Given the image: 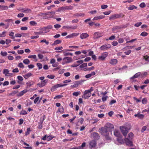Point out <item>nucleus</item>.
I'll return each instance as SVG.
<instances>
[{
    "instance_id": "nucleus-1",
    "label": "nucleus",
    "mask_w": 149,
    "mask_h": 149,
    "mask_svg": "<svg viewBox=\"0 0 149 149\" xmlns=\"http://www.w3.org/2000/svg\"><path fill=\"white\" fill-rule=\"evenodd\" d=\"M131 125L130 124H127L123 126H120V129L123 135L126 137L128 132L131 129Z\"/></svg>"
},
{
    "instance_id": "nucleus-2",
    "label": "nucleus",
    "mask_w": 149,
    "mask_h": 149,
    "mask_svg": "<svg viewBox=\"0 0 149 149\" xmlns=\"http://www.w3.org/2000/svg\"><path fill=\"white\" fill-rule=\"evenodd\" d=\"M99 131L101 134L108 136L107 135L109 134V130L105 126L104 127L100 128L99 129Z\"/></svg>"
},
{
    "instance_id": "nucleus-3",
    "label": "nucleus",
    "mask_w": 149,
    "mask_h": 149,
    "mask_svg": "<svg viewBox=\"0 0 149 149\" xmlns=\"http://www.w3.org/2000/svg\"><path fill=\"white\" fill-rule=\"evenodd\" d=\"M125 15L122 13L116 14L114 15H111L109 17V20H112L115 19H116L120 17H123Z\"/></svg>"
},
{
    "instance_id": "nucleus-4",
    "label": "nucleus",
    "mask_w": 149,
    "mask_h": 149,
    "mask_svg": "<svg viewBox=\"0 0 149 149\" xmlns=\"http://www.w3.org/2000/svg\"><path fill=\"white\" fill-rule=\"evenodd\" d=\"M73 7L72 6H62L59 8L57 11L58 12H60L61 11H64L65 10H71L73 9Z\"/></svg>"
},
{
    "instance_id": "nucleus-5",
    "label": "nucleus",
    "mask_w": 149,
    "mask_h": 149,
    "mask_svg": "<svg viewBox=\"0 0 149 149\" xmlns=\"http://www.w3.org/2000/svg\"><path fill=\"white\" fill-rule=\"evenodd\" d=\"M55 13V11L49 12L46 13H42V15H45V19H47L48 18H52L53 17Z\"/></svg>"
},
{
    "instance_id": "nucleus-6",
    "label": "nucleus",
    "mask_w": 149,
    "mask_h": 149,
    "mask_svg": "<svg viewBox=\"0 0 149 149\" xmlns=\"http://www.w3.org/2000/svg\"><path fill=\"white\" fill-rule=\"evenodd\" d=\"M96 142L95 140L91 141L89 143V149H95L96 146Z\"/></svg>"
},
{
    "instance_id": "nucleus-7",
    "label": "nucleus",
    "mask_w": 149,
    "mask_h": 149,
    "mask_svg": "<svg viewBox=\"0 0 149 149\" xmlns=\"http://www.w3.org/2000/svg\"><path fill=\"white\" fill-rule=\"evenodd\" d=\"M111 46L110 44H105L101 46L100 47V49L101 50H106L111 48Z\"/></svg>"
},
{
    "instance_id": "nucleus-8",
    "label": "nucleus",
    "mask_w": 149,
    "mask_h": 149,
    "mask_svg": "<svg viewBox=\"0 0 149 149\" xmlns=\"http://www.w3.org/2000/svg\"><path fill=\"white\" fill-rule=\"evenodd\" d=\"M91 93L89 92L87 90H85L84 92V95H82V97L85 99H88L91 96Z\"/></svg>"
},
{
    "instance_id": "nucleus-9",
    "label": "nucleus",
    "mask_w": 149,
    "mask_h": 149,
    "mask_svg": "<svg viewBox=\"0 0 149 149\" xmlns=\"http://www.w3.org/2000/svg\"><path fill=\"white\" fill-rule=\"evenodd\" d=\"M91 137L92 138H93L96 140L99 139L100 138L99 134L95 132H94L91 133Z\"/></svg>"
},
{
    "instance_id": "nucleus-10",
    "label": "nucleus",
    "mask_w": 149,
    "mask_h": 149,
    "mask_svg": "<svg viewBox=\"0 0 149 149\" xmlns=\"http://www.w3.org/2000/svg\"><path fill=\"white\" fill-rule=\"evenodd\" d=\"M103 35V33L99 32H97L95 33L93 35V38L94 39H97L99 38Z\"/></svg>"
},
{
    "instance_id": "nucleus-11",
    "label": "nucleus",
    "mask_w": 149,
    "mask_h": 149,
    "mask_svg": "<svg viewBox=\"0 0 149 149\" xmlns=\"http://www.w3.org/2000/svg\"><path fill=\"white\" fill-rule=\"evenodd\" d=\"M108 53L107 52H105L102 54L101 56L98 57V59L101 60H104L108 56Z\"/></svg>"
},
{
    "instance_id": "nucleus-12",
    "label": "nucleus",
    "mask_w": 149,
    "mask_h": 149,
    "mask_svg": "<svg viewBox=\"0 0 149 149\" xmlns=\"http://www.w3.org/2000/svg\"><path fill=\"white\" fill-rule=\"evenodd\" d=\"M105 126L106 127V128H107V129H108L109 131H110L111 130L114 129L113 125L109 123H107Z\"/></svg>"
},
{
    "instance_id": "nucleus-13",
    "label": "nucleus",
    "mask_w": 149,
    "mask_h": 149,
    "mask_svg": "<svg viewBox=\"0 0 149 149\" xmlns=\"http://www.w3.org/2000/svg\"><path fill=\"white\" fill-rule=\"evenodd\" d=\"M9 71L8 69H4L3 70V73L5 74V76H11L12 75L11 73H9Z\"/></svg>"
},
{
    "instance_id": "nucleus-14",
    "label": "nucleus",
    "mask_w": 149,
    "mask_h": 149,
    "mask_svg": "<svg viewBox=\"0 0 149 149\" xmlns=\"http://www.w3.org/2000/svg\"><path fill=\"white\" fill-rule=\"evenodd\" d=\"M63 60L67 63L71 62L72 61V58L69 57H65L63 58Z\"/></svg>"
},
{
    "instance_id": "nucleus-15",
    "label": "nucleus",
    "mask_w": 149,
    "mask_h": 149,
    "mask_svg": "<svg viewBox=\"0 0 149 149\" xmlns=\"http://www.w3.org/2000/svg\"><path fill=\"white\" fill-rule=\"evenodd\" d=\"M77 28V26H63V29H67V30H69L71 29H76Z\"/></svg>"
},
{
    "instance_id": "nucleus-16",
    "label": "nucleus",
    "mask_w": 149,
    "mask_h": 149,
    "mask_svg": "<svg viewBox=\"0 0 149 149\" xmlns=\"http://www.w3.org/2000/svg\"><path fill=\"white\" fill-rule=\"evenodd\" d=\"M105 16L104 15H101L99 16H95L94 17L93 19V20H96L99 19H100L104 18Z\"/></svg>"
},
{
    "instance_id": "nucleus-17",
    "label": "nucleus",
    "mask_w": 149,
    "mask_h": 149,
    "mask_svg": "<svg viewBox=\"0 0 149 149\" xmlns=\"http://www.w3.org/2000/svg\"><path fill=\"white\" fill-rule=\"evenodd\" d=\"M76 62L77 63H78V64L75 63L72 65V67H77L79 66L80 64H82L83 62V61L82 60H80L77 61Z\"/></svg>"
},
{
    "instance_id": "nucleus-18",
    "label": "nucleus",
    "mask_w": 149,
    "mask_h": 149,
    "mask_svg": "<svg viewBox=\"0 0 149 149\" xmlns=\"http://www.w3.org/2000/svg\"><path fill=\"white\" fill-rule=\"evenodd\" d=\"M89 36V35L87 33H83L81 34L80 37L81 39H83L88 37Z\"/></svg>"
},
{
    "instance_id": "nucleus-19",
    "label": "nucleus",
    "mask_w": 149,
    "mask_h": 149,
    "mask_svg": "<svg viewBox=\"0 0 149 149\" xmlns=\"http://www.w3.org/2000/svg\"><path fill=\"white\" fill-rule=\"evenodd\" d=\"M125 140L127 145L130 146H132V141L130 140L128 138H125Z\"/></svg>"
},
{
    "instance_id": "nucleus-20",
    "label": "nucleus",
    "mask_w": 149,
    "mask_h": 149,
    "mask_svg": "<svg viewBox=\"0 0 149 149\" xmlns=\"http://www.w3.org/2000/svg\"><path fill=\"white\" fill-rule=\"evenodd\" d=\"M114 134L116 137H120V133L118 130H115L114 132Z\"/></svg>"
},
{
    "instance_id": "nucleus-21",
    "label": "nucleus",
    "mask_w": 149,
    "mask_h": 149,
    "mask_svg": "<svg viewBox=\"0 0 149 149\" xmlns=\"http://www.w3.org/2000/svg\"><path fill=\"white\" fill-rule=\"evenodd\" d=\"M10 25L9 24L7 23L6 24H5L4 23L1 22L0 23V26H4V27H3L5 29H7L9 26Z\"/></svg>"
},
{
    "instance_id": "nucleus-22",
    "label": "nucleus",
    "mask_w": 149,
    "mask_h": 149,
    "mask_svg": "<svg viewBox=\"0 0 149 149\" xmlns=\"http://www.w3.org/2000/svg\"><path fill=\"white\" fill-rule=\"evenodd\" d=\"M52 28V25H49L46 27H45L43 29V30H45L46 31V32H49V29H51Z\"/></svg>"
},
{
    "instance_id": "nucleus-23",
    "label": "nucleus",
    "mask_w": 149,
    "mask_h": 149,
    "mask_svg": "<svg viewBox=\"0 0 149 149\" xmlns=\"http://www.w3.org/2000/svg\"><path fill=\"white\" fill-rule=\"evenodd\" d=\"M62 52L64 54V55L65 56H67L69 55H70V56H72L73 54L72 53H69V52H67L65 50H63L62 51H59V52Z\"/></svg>"
},
{
    "instance_id": "nucleus-24",
    "label": "nucleus",
    "mask_w": 149,
    "mask_h": 149,
    "mask_svg": "<svg viewBox=\"0 0 149 149\" xmlns=\"http://www.w3.org/2000/svg\"><path fill=\"white\" fill-rule=\"evenodd\" d=\"M117 63V60L115 59H111L109 63L111 65H115Z\"/></svg>"
},
{
    "instance_id": "nucleus-25",
    "label": "nucleus",
    "mask_w": 149,
    "mask_h": 149,
    "mask_svg": "<svg viewBox=\"0 0 149 149\" xmlns=\"http://www.w3.org/2000/svg\"><path fill=\"white\" fill-rule=\"evenodd\" d=\"M34 84V82L32 81H29L26 83L27 86L28 87L31 86L32 85H33Z\"/></svg>"
},
{
    "instance_id": "nucleus-26",
    "label": "nucleus",
    "mask_w": 149,
    "mask_h": 149,
    "mask_svg": "<svg viewBox=\"0 0 149 149\" xmlns=\"http://www.w3.org/2000/svg\"><path fill=\"white\" fill-rule=\"evenodd\" d=\"M32 74L31 72H29L23 76L24 77L25 79H27L29 77L32 76Z\"/></svg>"
},
{
    "instance_id": "nucleus-27",
    "label": "nucleus",
    "mask_w": 149,
    "mask_h": 149,
    "mask_svg": "<svg viewBox=\"0 0 149 149\" xmlns=\"http://www.w3.org/2000/svg\"><path fill=\"white\" fill-rule=\"evenodd\" d=\"M28 58H32L34 59V61L36 62L37 61H38L36 56L35 55H29L28 56Z\"/></svg>"
},
{
    "instance_id": "nucleus-28",
    "label": "nucleus",
    "mask_w": 149,
    "mask_h": 149,
    "mask_svg": "<svg viewBox=\"0 0 149 149\" xmlns=\"http://www.w3.org/2000/svg\"><path fill=\"white\" fill-rule=\"evenodd\" d=\"M44 118L43 119L42 121H40V123H38V128L39 129H42V128L43 126H42V123L43 120H44Z\"/></svg>"
},
{
    "instance_id": "nucleus-29",
    "label": "nucleus",
    "mask_w": 149,
    "mask_h": 149,
    "mask_svg": "<svg viewBox=\"0 0 149 149\" xmlns=\"http://www.w3.org/2000/svg\"><path fill=\"white\" fill-rule=\"evenodd\" d=\"M8 7L7 6H4L2 5L0 6V8L2 10H7L8 9Z\"/></svg>"
},
{
    "instance_id": "nucleus-30",
    "label": "nucleus",
    "mask_w": 149,
    "mask_h": 149,
    "mask_svg": "<svg viewBox=\"0 0 149 149\" xmlns=\"http://www.w3.org/2000/svg\"><path fill=\"white\" fill-rule=\"evenodd\" d=\"M61 41L60 40H56L52 44V45H56L57 44L61 43Z\"/></svg>"
},
{
    "instance_id": "nucleus-31",
    "label": "nucleus",
    "mask_w": 149,
    "mask_h": 149,
    "mask_svg": "<svg viewBox=\"0 0 149 149\" xmlns=\"http://www.w3.org/2000/svg\"><path fill=\"white\" fill-rule=\"evenodd\" d=\"M141 74L140 72H138L136 73L135 75L131 78V79H133L135 78H137Z\"/></svg>"
},
{
    "instance_id": "nucleus-32",
    "label": "nucleus",
    "mask_w": 149,
    "mask_h": 149,
    "mask_svg": "<svg viewBox=\"0 0 149 149\" xmlns=\"http://www.w3.org/2000/svg\"><path fill=\"white\" fill-rule=\"evenodd\" d=\"M137 7L133 5L130 6L128 8V9L129 10H132L134 9H136Z\"/></svg>"
},
{
    "instance_id": "nucleus-33",
    "label": "nucleus",
    "mask_w": 149,
    "mask_h": 149,
    "mask_svg": "<svg viewBox=\"0 0 149 149\" xmlns=\"http://www.w3.org/2000/svg\"><path fill=\"white\" fill-rule=\"evenodd\" d=\"M27 90H24L20 92L18 95V96H21L23 95L24 93L27 92Z\"/></svg>"
},
{
    "instance_id": "nucleus-34",
    "label": "nucleus",
    "mask_w": 149,
    "mask_h": 149,
    "mask_svg": "<svg viewBox=\"0 0 149 149\" xmlns=\"http://www.w3.org/2000/svg\"><path fill=\"white\" fill-rule=\"evenodd\" d=\"M79 86L78 84L77 83V81L74 82V84L73 85H71V87L72 88H74L77 87Z\"/></svg>"
},
{
    "instance_id": "nucleus-35",
    "label": "nucleus",
    "mask_w": 149,
    "mask_h": 149,
    "mask_svg": "<svg viewBox=\"0 0 149 149\" xmlns=\"http://www.w3.org/2000/svg\"><path fill=\"white\" fill-rule=\"evenodd\" d=\"M55 136H53L52 135H49L47 137V141H50L53 138H55Z\"/></svg>"
},
{
    "instance_id": "nucleus-36",
    "label": "nucleus",
    "mask_w": 149,
    "mask_h": 149,
    "mask_svg": "<svg viewBox=\"0 0 149 149\" xmlns=\"http://www.w3.org/2000/svg\"><path fill=\"white\" fill-rule=\"evenodd\" d=\"M23 144L27 146V147H24V148H25V149H32V147H29V145L27 143H25V142H24V143H23Z\"/></svg>"
},
{
    "instance_id": "nucleus-37",
    "label": "nucleus",
    "mask_w": 149,
    "mask_h": 149,
    "mask_svg": "<svg viewBox=\"0 0 149 149\" xmlns=\"http://www.w3.org/2000/svg\"><path fill=\"white\" fill-rule=\"evenodd\" d=\"M14 32L11 31L9 33V35L12 37L11 38V39H14L15 38V37L14 36Z\"/></svg>"
},
{
    "instance_id": "nucleus-38",
    "label": "nucleus",
    "mask_w": 149,
    "mask_h": 149,
    "mask_svg": "<svg viewBox=\"0 0 149 149\" xmlns=\"http://www.w3.org/2000/svg\"><path fill=\"white\" fill-rule=\"evenodd\" d=\"M23 62L25 64H28L30 63V61L28 59L26 58L23 61Z\"/></svg>"
},
{
    "instance_id": "nucleus-39",
    "label": "nucleus",
    "mask_w": 149,
    "mask_h": 149,
    "mask_svg": "<svg viewBox=\"0 0 149 149\" xmlns=\"http://www.w3.org/2000/svg\"><path fill=\"white\" fill-rule=\"evenodd\" d=\"M22 10H23L22 12L24 13H30L31 11V10L28 8L24 10L22 9Z\"/></svg>"
},
{
    "instance_id": "nucleus-40",
    "label": "nucleus",
    "mask_w": 149,
    "mask_h": 149,
    "mask_svg": "<svg viewBox=\"0 0 149 149\" xmlns=\"http://www.w3.org/2000/svg\"><path fill=\"white\" fill-rule=\"evenodd\" d=\"M81 94V92L80 91L76 92L73 93L72 94L73 95L75 96H77L78 95Z\"/></svg>"
},
{
    "instance_id": "nucleus-41",
    "label": "nucleus",
    "mask_w": 149,
    "mask_h": 149,
    "mask_svg": "<svg viewBox=\"0 0 149 149\" xmlns=\"http://www.w3.org/2000/svg\"><path fill=\"white\" fill-rule=\"evenodd\" d=\"M148 34V33L145 31L142 32L140 34V35L142 36L145 37L147 36Z\"/></svg>"
},
{
    "instance_id": "nucleus-42",
    "label": "nucleus",
    "mask_w": 149,
    "mask_h": 149,
    "mask_svg": "<svg viewBox=\"0 0 149 149\" xmlns=\"http://www.w3.org/2000/svg\"><path fill=\"white\" fill-rule=\"evenodd\" d=\"M30 24L33 26H36L37 24V23L34 21H31L29 22Z\"/></svg>"
},
{
    "instance_id": "nucleus-43",
    "label": "nucleus",
    "mask_w": 149,
    "mask_h": 149,
    "mask_svg": "<svg viewBox=\"0 0 149 149\" xmlns=\"http://www.w3.org/2000/svg\"><path fill=\"white\" fill-rule=\"evenodd\" d=\"M6 31H4L3 32L1 33H0V37H4L6 36Z\"/></svg>"
},
{
    "instance_id": "nucleus-44",
    "label": "nucleus",
    "mask_w": 149,
    "mask_h": 149,
    "mask_svg": "<svg viewBox=\"0 0 149 149\" xmlns=\"http://www.w3.org/2000/svg\"><path fill=\"white\" fill-rule=\"evenodd\" d=\"M57 86L56 84L52 86L51 88V90L53 92L55 90H56V89L57 88Z\"/></svg>"
},
{
    "instance_id": "nucleus-45",
    "label": "nucleus",
    "mask_w": 149,
    "mask_h": 149,
    "mask_svg": "<svg viewBox=\"0 0 149 149\" xmlns=\"http://www.w3.org/2000/svg\"><path fill=\"white\" fill-rule=\"evenodd\" d=\"M57 86V87H63L64 86H66L67 85V84H56Z\"/></svg>"
},
{
    "instance_id": "nucleus-46",
    "label": "nucleus",
    "mask_w": 149,
    "mask_h": 149,
    "mask_svg": "<svg viewBox=\"0 0 149 149\" xmlns=\"http://www.w3.org/2000/svg\"><path fill=\"white\" fill-rule=\"evenodd\" d=\"M87 66V63H82L81 65L79 66V67L80 68H83L86 67Z\"/></svg>"
},
{
    "instance_id": "nucleus-47",
    "label": "nucleus",
    "mask_w": 149,
    "mask_h": 149,
    "mask_svg": "<svg viewBox=\"0 0 149 149\" xmlns=\"http://www.w3.org/2000/svg\"><path fill=\"white\" fill-rule=\"evenodd\" d=\"M58 111L60 112L63 113L64 112V109L63 106H61L58 109Z\"/></svg>"
},
{
    "instance_id": "nucleus-48",
    "label": "nucleus",
    "mask_w": 149,
    "mask_h": 149,
    "mask_svg": "<svg viewBox=\"0 0 149 149\" xmlns=\"http://www.w3.org/2000/svg\"><path fill=\"white\" fill-rule=\"evenodd\" d=\"M134 136V134L132 132L130 133L128 135V137L130 139H132Z\"/></svg>"
},
{
    "instance_id": "nucleus-49",
    "label": "nucleus",
    "mask_w": 149,
    "mask_h": 149,
    "mask_svg": "<svg viewBox=\"0 0 149 149\" xmlns=\"http://www.w3.org/2000/svg\"><path fill=\"white\" fill-rule=\"evenodd\" d=\"M91 120L93 121V122L92 123V124H93L97 123L98 121L99 120L97 118H95Z\"/></svg>"
},
{
    "instance_id": "nucleus-50",
    "label": "nucleus",
    "mask_w": 149,
    "mask_h": 149,
    "mask_svg": "<svg viewBox=\"0 0 149 149\" xmlns=\"http://www.w3.org/2000/svg\"><path fill=\"white\" fill-rule=\"evenodd\" d=\"M37 65L38 68V69L40 70L42 68V65L41 63H38L36 64Z\"/></svg>"
},
{
    "instance_id": "nucleus-51",
    "label": "nucleus",
    "mask_w": 149,
    "mask_h": 149,
    "mask_svg": "<svg viewBox=\"0 0 149 149\" xmlns=\"http://www.w3.org/2000/svg\"><path fill=\"white\" fill-rule=\"evenodd\" d=\"M48 81V80L47 79H45L41 81V83L44 86L46 84V83Z\"/></svg>"
},
{
    "instance_id": "nucleus-52",
    "label": "nucleus",
    "mask_w": 149,
    "mask_h": 149,
    "mask_svg": "<svg viewBox=\"0 0 149 149\" xmlns=\"http://www.w3.org/2000/svg\"><path fill=\"white\" fill-rule=\"evenodd\" d=\"M143 58L145 60L147 61H149V54L147 55L144 56H143Z\"/></svg>"
},
{
    "instance_id": "nucleus-53",
    "label": "nucleus",
    "mask_w": 149,
    "mask_h": 149,
    "mask_svg": "<svg viewBox=\"0 0 149 149\" xmlns=\"http://www.w3.org/2000/svg\"><path fill=\"white\" fill-rule=\"evenodd\" d=\"M31 131L30 128H28L27 129V131L25 132V135L27 136L30 133Z\"/></svg>"
},
{
    "instance_id": "nucleus-54",
    "label": "nucleus",
    "mask_w": 149,
    "mask_h": 149,
    "mask_svg": "<svg viewBox=\"0 0 149 149\" xmlns=\"http://www.w3.org/2000/svg\"><path fill=\"white\" fill-rule=\"evenodd\" d=\"M40 42H45L47 45H48L49 44V41H47L45 39H43L41 40Z\"/></svg>"
},
{
    "instance_id": "nucleus-55",
    "label": "nucleus",
    "mask_w": 149,
    "mask_h": 149,
    "mask_svg": "<svg viewBox=\"0 0 149 149\" xmlns=\"http://www.w3.org/2000/svg\"><path fill=\"white\" fill-rule=\"evenodd\" d=\"M84 15L83 13H80L79 14L77 13L76 14H75L74 15L75 16H76L77 17H79V16H82L84 17Z\"/></svg>"
},
{
    "instance_id": "nucleus-56",
    "label": "nucleus",
    "mask_w": 149,
    "mask_h": 149,
    "mask_svg": "<svg viewBox=\"0 0 149 149\" xmlns=\"http://www.w3.org/2000/svg\"><path fill=\"white\" fill-rule=\"evenodd\" d=\"M47 77L49 79H53L55 77V76L53 75H49L47 76Z\"/></svg>"
},
{
    "instance_id": "nucleus-57",
    "label": "nucleus",
    "mask_w": 149,
    "mask_h": 149,
    "mask_svg": "<svg viewBox=\"0 0 149 149\" xmlns=\"http://www.w3.org/2000/svg\"><path fill=\"white\" fill-rule=\"evenodd\" d=\"M142 102L143 104H146L147 102V99L146 98H144L142 100Z\"/></svg>"
},
{
    "instance_id": "nucleus-58",
    "label": "nucleus",
    "mask_w": 149,
    "mask_h": 149,
    "mask_svg": "<svg viewBox=\"0 0 149 149\" xmlns=\"http://www.w3.org/2000/svg\"><path fill=\"white\" fill-rule=\"evenodd\" d=\"M11 42V40L10 39H6V43L7 45H8Z\"/></svg>"
},
{
    "instance_id": "nucleus-59",
    "label": "nucleus",
    "mask_w": 149,
    "mask_h": 149,
    "mask_svg": "<svg viewBox=\"0 0 149 149\" xmlns=\"http://www.w3.org/2000/svg\"><path fill=\"white\" fill-rule=\"evenodd\" d=\"M118 43L116 41H113L111 42V44L113 46H116L118 45Z\"/></svg>"
},
{
    "instance_id": "nucleus-60",
    "label": "nucleus",
    "mask_w": 149,
    "mask_h": 149,
    "mask_svg": "<svg viewBox=\"0 0 149 149\" xmlns=\"http://www.w3.org/2000/svg\"><path fill=\"white\" fill-rule=\"evenodd\" d=\"M79 33H75L71 34L72 37L73 38L74 37L77 36L79 35Z\"/></svg>"
},
{
    "instance_id": "nucleus-61",
    "label": "nucleus",
    "mask_w": 149,
    "mask_h": 149,
    "mask_svg": "<svg viewBox=\"0 0 149 149\" xmlns=\"http://www.w3.org/2000/svg\"><path fill=\"white\" fill-rule=\"evenodd\" d=\"M63 97V96L62 95H58L54 97V99H60Z\"/></svg>"
},
{
    "instance_id": "nucleus-62",
    "label": "nucleus",
    "mask_w": 149,
    "mask_h": 149,
    "mask_svg": "<svg viewBox=\"0 0 149 149\" xmlns=\"http://www.w3.org/2000/svg\"><path fill=\"white\" fill-rule=\"evenodd\" d=\"M142 23L141 22H137L135 24H134V26L136 27H139L142 24Z\"/></svg>"
},
{
    "instance_id": "nucleus-63",
    "label": "nucleus",
    "mask_w": 149,
    "mask_h": 149,
    "mask_svg": "<svg viewBox=\"0 0 149 149\" xmlns=\"http://www.w3.org/2000/svg\"><path fill=\"white\" fill-rule=\"evenodd\" d=\"M27 112L25 110H22L20 112V114L24 115L25 114H27Z\"/></svg>"
},
{
    "instance_id": "nucleus-64",
    "label": "nucleus",
    "mask_w": 149,
    "mask_h": 149,
    "mask_svg": "<svg viewBox=\"0 0 149 149\" xmlns=\"http://www.w3.org/2000/svg\"><path fill=\"white\" fill-rule=\"evenodd\" d=\"M18 66L20 68H24V66L22 63H19Z\"/></svg>"
}]
</instances>
